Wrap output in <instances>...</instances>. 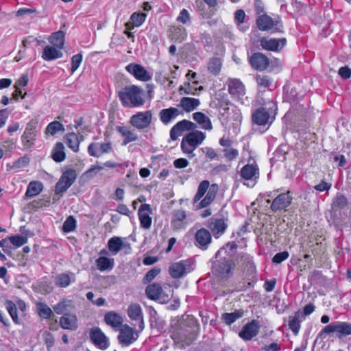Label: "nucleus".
Wrapping results in <instances>:
<instances>
[{
    "mask_svg": "<svg viewBox=\"0 0 351 351\" xmlns=\"http://www.w3.org/2000/svg\"><path fill=\"white\" fill-rule=\"evenodd\" d=\"M200 331L198 320L193 315L176 317L171 319L170 337L180 348L191 345L197 339Z\"/></svg>",
    "mask_w": 351,
    "mask_h": 351,
    "instance_id": "1",
    "label": "nucleus"
},
{
    "mask_svg": "<svg viewBox=\"0 0 351 351\" xmlns=\"http://www.w3.org/2000/svg\"><path fill=\"white\" fill-rule=\"evenodd\" d=\"M224 249H219L212 261V273L218 278L227 280L232 277L236 267L230 257L222 256Z\"/></svg>",
    "mask_w": 351,
    "mask_h": 351,
    "instance_id": "2",
    "label": "nucleus"
},
{
    "mask_svg": "<svg viewBox=\"0 0 351 351\" xmlns=\"http://www.w3.org/2000/svg\"><path fill=\"white\" fill-rule=\"evenodd\" d=\"M209 185L210 182L208 180H203L199 183L197 191L193 200V204L195 205L197 203L206 192L207 193L205 197L199 202L198 205L196 206L197 209L207 207L215 199L217 192V185L212 184L210 188Z\"/></svg>",
    "mask_w": 351,
    "mask_h": 351,
    "instance_id": "3",
    "label": "nucleus"
},
{
    "mask_svg": "<svg viewBox=\"0 0 351 351\" xmlns=\"http://www.w3.org/2000/svg\"><path fill=\"white\" fill-rule=\"evenodd\" d=\"M205 138V133L199 130H191L182 140L180 147L182 152L187 154L189 158H193L194 150L202 143Z\"/></svg>",
    "mask_w": 351,
    "mask_h": 351,
    "instance_id": "4",
    "label": "nucleus"
},
{
    "mask_svg": "<svg viewBox=\"0 0 351 351\" xmlns=\"http://www.w3.org/2000/svg\"><path fill=\"white\" fill-rule=\"evenodd\" d=\"M193 261L191 259L181 260L171 264L169 269L170 276L173 278H180L193 270Z\"/></svg>",
    "mask_w": 351,
    "mask_h": 351,
    "instance_id": "5",
    "label": "nucleus"
},
{
    "mask_svg": "<svg viewBox=\"0 0 351 351\" xmlns=\"http://www.w3.org/2000/svg\"><path fill=\"white\" fill-rule=\"evenodd\" d=\"M37 125L38 120L36 119H32L27 123L25 131L21 136V142L25 149H29L35 144L37 136Z\"/></svg>",
    "mask_w": 351,
    "mask_h": 351,
    "instance_id": "6",
    "label": "nucleus"
},
{
    "mask_svg": "<svg viewBox=\"0 0 351 351\" xmlns=\"http://www.w3.org/2000/svg\"><path fill=\"white\" fill-rule=\"evenodd\" d=\"M77 178L76 171L69 169L64 171L56 184L55 193L57 195L65 192L75 181Z\"/></svg>",
    "mask_w": 351,
    "mask_h": 351,
    "instance_id": "7",
    "label": "nucleus"
},
{
    "mask_svg": "<svg viewBox=\"0 0 351 351\" xmlns=\"http://www.w3.org/2000/svg\"><path fill=\"white\" fill-rule=\"evenodd\" d=\"M89 338L91 343L97 348L105 350L110 346V341L99 327L95 326L90 329Z\"/></svg>",
    "mask_w": 351,
    "mask_h": 351,
    "instance_id": "8",
    "label": "nucleus"
},
{
    "mask_svg": "<svg viewBox=\"0 0 351 351\" xmlns=\"http://www.w3.org/2000/svg\"><path fill=\"white\" fill-rule=\"evenodd\" d=\"M293 197L289 191L277 195L270 205L271 211L276 213L285 210L289 207L292 202Z\"/></svg>",
    "mask_w": 351,
    "mask_h": 351,
    "instance_id": "9",
    "label": "nucleus"
},
{
    "mask_svg": "<svg viewBox=\"0 0 351 351\" xmlns=\"http://www.w3.org/2000/svg\"><path fill=\"white\" fill-rule=\"evenodd\" d=\"M145 328L143 315L139 304H133V341Z\"/></svg>",
    "mask_w": 351,
    "mask_h": 351,
    "instance_id": "10",
    "label": "nucleus"
},
{
    "mask_svg": "<svg viewBox=\"0 0 351 351\" xmlns=\"http://www.w3.org/2000/svg\"><path fill=\"white\" fill-rule=\"evenodd\" d=\"M197 128V125L192 121L183 119L176 123L170 130V138L172 141H176L182 135L184 132L194 130Z\"/></svg>",
    "mask_w": 351,
    "mask_h": 351,
    "instance_id": "11",
    "label": "nucleus"
},
{
    "mask_svg": "<svg viewBox=\"0 0 351 351\" xmlns=\"http://www.w3.org/2000/svg\"><path fill=\"white\" fill-rule=\"evenodd\" d=\"M248 59L250 66L254 70L263 71L269 67V59L263 53H254L248 58Z\"/></svg>",
    "mask_w": 351,
    "mask_h": 351,
    "instance_id": "12",
    "label": "nucleus"
},
{
    "mask_svg": "<svg viewBox=\"0 0 351 351\" xmlns=\"http://www.w3.org/2000/svg\"><path fill=\"white\" fill-rule=\"evenodd\" d=\"M261 47L267 51H280L287 44V40L285 38H272L268 37H262L259 40Z\"/></svg>",
    "mask_w": 351,
    "mask_h": 351,
    "instance_id": "13",
    "label": "nucleus"
},
{
    "mask_svg": "<svg viewBox=\"0 0 351 351\" xmlns=\"http://www.w3.org/2000/svg\"><path fill=\"white\" fill-rule=\"evenodd\" d=\"M256 25L261 31H267L274 27L276 32H282V25L279 21H274L267 14H262L256 19Z\"/></svg>",
    "mask_w": 351,
    "mask_h": 351,
    "instance_id": "14",
    "label": "nucleus"
},
{
    "mask_svg": "<svg viewBox=\"0 0 351 351\" xmlns=\"http://www.w3.org/2000/svg\"><path fill=\"white\" fill-rule=\"evenodd\" d=\"M259 328L258 322L252 319L243 326L239 332V336L244 341H250L258 334Z\"/></svg>",
    "mask_w": 351,
    "mask_h": 351,
    "instance_id": "15",
    "label": "nucleus"
},
{
    "mask_svg": "<svg viewBox=\"0 0 351 351\" xmlns=\"http://www.w3.org/2000/svg\"><path fill=\"white\" fill-rule=\"evenodd\" d=\"M273 120L274 118L270 116L267 109L264 107L258 108L252 114V121L257 125L264 126L268 123L270 125Z\"/></svg>",
    "mask_w": 351,
    "mask_h": 351,
    "instance_id": "16",
    "label": "nucleus"
},
{
    "mask_svg": "<svg viewBox=\"0 0 351 351\" xmlns=\"http://www.w3.org/2000/svg\"><path fill=\"white\" fill-rule=\"evenodd\" d=\"M152 209L149 204H142L138 210V216L141 227L145 230L149 229L152 226V218L150 215Z\"/></svg>",
    "mask_w": 351,
    "mask_h": 351,
    "instance_id": "17",
    "label": "nucleus"
},
{
    "mask_svg": "<svg viewBox=\"0 0 351 351\" xmlns=\"http://www.w3.org/2000/svg\"><path fill=\"white\" fill-rule=\"evenodd\" d=\"M195 245L199 249L205 250L208 249L211 243L212 237L209 230L206 228H200L195 234Z\"/></svg>",
    "mask_w": 351,
    "mask_h": 351,
    "instance_id": "18",
    "label": "nucleus"
},
{
    "mask_svg": "<svg viewBox=\"0 0 351 351\" xmlns=\"http://www.w3.org/2000/svg\"><path fill=\"white\" fill-rule=\"evenodd\" d=\"M112 149V143H91L88 147V153L90 156L99 158L103 154L110 153Z\"/></svg>",
    "mask_w": 351,
    "mask_h": 351,
    "instance_id": "19",
    "label": "nucleus"
},
{
    "mask_svg": "<svg viewBox=\"0 0 351 351\" xmlns=\"http://www.w3.org/2000/svg\"><path fill=\"white\" fill-rule=\"evenodd\" d=\"M152 113L151 110L139 112L133 115V126L138 129L147 128L152 121Z\"/></svg>",
    "mask_w": 351,
    "mask_h": 351,
    "instance_id": "20",
    "label": "nucleus"
},
{
    "mask_svg": "<svg viewBox=\"0 0 351 351\" xmlns=\"http://www.w3.org/2000/svg\"><path fill=\"white\" fill-rule=\"evenodd\" d=\"M228 93L232 97L241 99L245 95V86L241 81L237 78L229 79L227 82Z\"/></svg>",
    "mask_w": 351,
    "mask_h": 351,
    "instance_id": "21",
    "label": "nucleus"
},
{
    "mask_svg": "<svg viewBox=\"0 0 351 351\" xmlns=\"http://www.w3.org/2000/svg\"><path fill=\"white\" fill-rule=\"evenodd\" d=\"M180 115H183V112L175 107L162 109L159 112L160 120L165 125L169 124Z\"/></svg>",
    "mask_w": 351,
    "mask_h": 351,
    "instance_id": "22",
    "label": "nucleus"
},
{
    "mask_svg": "<svg viewBox=\"0 0 351 351\" xmlns=\"http://www.w3.org/2000/svg\"><path fill=\"white\" fill-rule=\"evenodd\" d=\"M240 176L245 180H256L259 177V169L256 163L247 164L244 165L241 171Z\"/></svg>",
    "mask_w": 351,
    "mask_h": 351,
    "instance_id": "23",
    "label": "nucleus"
},
{
    "mask_svg": "<svg viewBox=\"0 0 351 351\" xmlns=\"http://www.w3.org/2000/svg\"><path fill=\"white\" fill-rule=\"evenodd\" d=\"M208 227L213 232L215 237L221 236L228 227V224L223 219L211 218L208 224Z\"/></svg>",
    "mask_w": 351,
    "mask_h": 351,
    "instance_id": "24",
    "label": "nucleus"
},
{
    "mask_svg": "<svg viewBox=\"0 0 351 351\" xmlns=\"http://www.w3.org/2000/svg\"><path fill=\"white\" fill-rule=\"evenodd\" d=\"M305 320V317H303V315L300 313V310L295 312L293 315L289 316L288 318V327L294 334V335H298L300 328H301V323Z\"/></svg>",
    "mask_w": 351,
    "mask_h": 351,
    "instance_id": "25",
    "label": "nucleus"
},
{
    "mask_svg": "<svg viewBox=\"0 0 351 351\" xmlns=\"http://www.w3.org/2000/svg\"><path fill=\"white\" fill-rule=\"evenodd\" d=\"M60 324L63 329L75 330L77 328V317L71 313H64L60 318Z\"/></svg>",
    "mask_w": 351,
    "mask_h": 351,
    "instance_id": "26",
    "label": "nucleus"
},
{
    "mask_svg": "<svg viewBox=\"0 0 351 351\" xmlns=\"http://www.w3.org/2000/svg\"><path fill=\"white\" fill-rule=\"evenodd\" d=\"M199 105L200 101L199 99L184 97L181 98L178 106L182 108L186 112H191L197 109Z\"/></svg>",
    "mask_w": 351,
    "mask_h": 351,
    "instance_id": "27",
    "label": "nucleus"
},
{
    "mask_svg": "<svg viewBox=\"0 0 351 351\" xmlns=\"http://www.w3.org/2000/svg\"><path fill=\"white\" fill-rule=\"evenodd\" d=\"M133 77L141 82H148L152 79V74L138 64H133Z\"/></svg>",
    "mask_w": 351,
    "mask_h": 351,
    "instance_id": "28",
    "label": "nucleus"
},
{
    "mask_svg": "<svg viewBox=\"0 0 351 351\" xmlns=\"http://www.w3.org/2000/svg\"><path fill=\"white\" fill-rule=\"evenodd\" d=\"M104 321L107 325L113 328H119L123 326V317L114 311L108 312L104 316Z\"/></svg>",
    "mask_w": 351,
    "mask_h": 351,
    "instance_id": "29",
    "label": "nucleus"
},
{
    "mask_svg": "<svg viewBox=\"0 0 351 351\" xmlns=\"http://www.w3.org/2000/svg\"><path fill=\"white\" fill-rule=\"evenodd\" d=\"M51 158L56 162H61L66 159L64 145L62 142H57L51 152Z\"/></svg>",
    "mask_w": 351,
    "mask_h": 351,
    "instance_id": "30",
    "label": "nucleus"
},
{
    "mask_svg": "<svg viewBox=\"0 0 351 351\" xmlns=\"http://www.w3.org/2000/svg\"><path fill=\"white\" fill-rule=\"evenodd\" d=\"M62 56V53L56 47L47 45L44 47L42 53V58L45 61H51Z\"/></svg>",
    "mask_w": 351,
    "mask_h": 351,
    "instance_id": "31",
    "label": "nucleus"
},
{
    "mask_svg": "<svg viewBox=\"0 0 351 351\" xmlns=\"http://www.w3.org/2000/svg\"><path fill=\"white\" fill-rule=\"evenodd\" d=\"M119 341L123 346H128L132 343V327L123 325L120 329L118 336Z\"/></svg>",
    "mask_w": 351,
    "mask_h": 351,
    "instance_id": "32",
    "label": "nucleus"
},
{
    "mask_svg": "<svg viewBox=\"0 0 351 351\" xmlns=\"http://www.w3.org/2000/svg\"><path fill=\"white\" fill-rule=\"evenodd\" d=\"M48 40L52 45L58 49H62L64 45L65 32L62 30L55 32L51 34Z\"/></svg>",
    "mask_w": 351,
    "mask_h": 351,
    "instance_id": "33",
    "label": "nucleus"
},
{
    "mask_svg": "<svg viewBox=\"0 0 351 351\" xmlns=\"http://www.w3.org/2000/svg\"><path fill=\"white\" fill-rule=\"evenodd\" d=\"M119 97L122 105L130 107L132 105V86H127L118 92Z\"/></svg>",
    "mask_w": 351,
    "mask_h": 351,
    "instance_id": "34",
    "label": "nucleus"
},
{
    "mask_svg": "<svg viewBox=\"0 0 351 351\" xmlns=\"http://www.w3.org/2000/svg\"><path fill=\"white\" fill-rule=\"evenodd\" d=\"M162 289V287L158 283H153L147 286L145 289V293L148 298L156 300L159 299L161 295Z\"/></svg>",
    "mask_w": 351,
    "mask_h": 351,
    "instance_id": "35",
    "label": "nucleus"
},
{
    "mask_svg": "<svg viewBox=\"0 0 351 351\" xmlns=\"http://www.w3.org/2000/svg\"><path fill=\"white\" fill-rule=\"evenodd\" d=\"M193 119L197 122L202 129L210 130L213 125L210 119L203 112H196L193 114Z\"/></svg>",
    "mask_w": 351,
    "mask_h": 351,
    "instance_id": "36",
    "label": "nucleus"
},
{
    "mask_svg": "<svg viewBox=\"0 0 351 351\" xmlns=\"http://www.w3.org/2000/svg\"><path fill=\"white\" fill-rule=\"evenodd\" d=\"M43 189V185L40 182L32 181L27 186L25 195L28 198L35 197L40 194Z\"/></svg>",
    "mask_w": 351,
    "mask_h": 351,
    "instance_id": "37",
    "label": "nucleus"
},
{
    "mask_svg": "<svg viewBox=\"0 0 351 351\" xmlns=\"http://www.w3.org/2000/svg\"><path fill=\"white\" fill-rule=\"evenodd\" d=\"M65 143L73 152H77L79 151L80 141L79 136L74 132H69L64 136Z\"/></svg>",
    "mask_w": 351,
    "mask_h": 351,
    "instance_id": "38",
    "label": "nucleus"
},
{
    "mask_svg": "<svg viewBox=\"0 0 351 351\" xmlns=\"http://www.w3.org/2000/svg\"><path fill=\"white\" fill-rule=\"evenodd\" d=\"M222 66V61L219 58L213 57L209 59L207 68L210 73L213 75L219 74Z\"/></svg>",
    "mask_w": 351,
    "mask_h": 351,
    "instance_id": "39",
    "label": "nucleus"
},
{
    "mask_svg": "<svg viewBox=\"0 0 351 351\" xmlns=\"http://www.w3.org/2000/svg\"><path fill=\"white\" fill-rule=\"evenodd\" d=\"M96 265L97 269L101 271L112 269L114 267V258L99 256L96 260Z\"/></svg>",
    "mask_w": 351,
    "mask_h": 351,
    "instance_id": "40",
    "label": "nucleus"
},
{
    "mask_svg": "<svg viewBox=\"0 0 351 351\" xmlns=\"http://www.w3.org/2000/svg\"><path fill=\"white\" fill-rule=\"evenodd\" d=\"M243 316V310H235L232 313H225L222 314L221 319L223 322L227 325H231L236 320Z\"/></svg>",
    "mask_w": 351,
    "mask_h": 351,
    "instance_id": "41",
    "label": "nucleus"
},
{
    "mask_svg": "<svg viewBox=\"0 0 351 351\" xmlns=\"http://www.w3.org/2000/svg\"><path fill=\"white\" fill-rule=\"evenodd\" d=\"M64 126L61 122L53 121L47 125L45 132L46 134L55 136L58 132H64Z\"/></svg>",
    "mask_w": 351,
    "mask_h": 351,
    "instance_id": "42",
    "label": "nucleus"
},
{
    "mask_svg": "<svg viewBox=\"0 0 351 351\" xmlns=\"http://www.w3.org/2000/svg\"><path fill=\"white\" fill-rule=\"evenodd\" d=\"M5 308L10 314L13 322L18 325L20 324V320L17 313V308L16 304L12 300L5 301Z\"/></svg>",
    "mask_w": 351,
    "mask_h": 351,
    "instance_id": "43",
    "label": "nucleus"
},
{
    "mask_svg": "<svg viewBox=\"0 0 351 351\" xmlns=\"http://www.w3.org/2000/svg\"><path fill=\"white\" fill-rule=\"evenodd\" d=\"M108 247L109 251L112 254H116L121 250L123 247V241L119 237H112L108 241Z\"/></svg>",
    "mask_w": 351,
    "mask_h": 351,
    "instance_id": "44",
    "label": "nucleus"
},
{
    "mask_svg": "<svg viewBox=\"0 0 351 351\" xmlns=\"http://www.w3.org/2000/svg\"><path fill=\"white\" fill-rule=\"evenodd\" d=\"M143 94L144 91L141 87L133 85V107L143 106L145 104Z\"/></svg>",
    "mask_w": 351,
    "mask_h": 351,
    "instance_id": "45",
    "label": "nucleus"
},
{
    "mask_svg": "<svg viewBox=\"0 0 351 351\" xmlns=\"http://www.w3.org/2000/svg\"><path fill=\"white\" fill-rule=\"evenodd\" d=\"M71 282V276L67 273H61L55 278V284L57 287L65 288L70 285Z\"/></svg>",
    "mask_w": 351,
    "mask_h": 351,
    "instance_id": "46",
    "label": "nucleus"
},
{
    "mask_svg": "<svg viewBox=\"0 0 351 351\" xmlns=\"http://www.w3.org/2000/svg\"><path fill=\"white\" fill-rule=\"evenodd\" d=\"M36 309L40 317L47 319L51 317V309L45 303L39 302L36 304Z\"/></svg>",
    "mask_w": 351,
    "mask_h": 351,
    "instance_id": "47",
    "label": "nucleus"
},
{
    "mask_svg": "<svg viewBox=\"0 0 351 351\" xmlns=\"http://www.w3.org/2000/svg\"><path fill=\"white\" fill-rule=\"evenodd\" d=\"M337 332L338 335V322L331 323L325 327L318 334V337L324 339L329 334Z\"/></svg>",
    "mask_w": 351,
    "mask_h": 351,
    "instance_id": "48",
    "label": "nucleus"
},
{
    "mask_svg": "<svg viewBox=\"0 0 351 351\" xmlns=\"http://www.w3.org/2000/svg\"><path fill=\"white\" fill-rule=\"evenodd\" d=\"M348 205V199L345 195L337 194L333 199L332 206L334 209H343Z\"/></svg>",
    "mask_w": 351,
    "mask_h": 351,
    "instance_id": "49",
    "label": "nucleus"
},
{
    "mask_svg": "<svg viewBox=\"0 0 351 351\" xmlns=\"http://www.w3.org/2000/svg\"><path fill=\"white\" fill-rule=\"evenodd\" d=\"M351 335V323L346 322H338V335L337 337L341 338L344 336Z\"/></svg>",
    "mask_w": 351,
    "mask_h": 351,
    "instance_id": "50",
    "label": "nucleus"
},
{
    "mask_svg": "<svg viewBox=\"0 0 351 351\" xmlns=\"http://www.w3.org/2000/svg\"><path fill=\"white\" fill-rule=\"evenodd\" d=\"M10 243L16 247H20L27 243L28 239L26 236L20 234L8 237Z\"/></svg>",
    "mask_w": 351,
    "mask_h": 351,
    "instance_id": "51",
    "label": "nucleus"
},
{
    "mask_svg": "<svg viewBox=\"0 0 351 351\" xmlns=\"http://www.w3.org/2000/svg\"><path fill=\"white\" fill-rule=\"evenodd\" d=\"M76 228V220L73 216L68 217L62 226V230L66 232H71Z\"/></svg>",
    "mask_w": 351,
    "mask_h": 351,
    "instance_id": "52",
    "label": "nucleus"
},
{
    "mask_svg": "<svg viewBox=\"0 0 351 351\" xmlns=\"http://www.w3.org/2000/svg\"><path fill=\"white\" fill-rule=\"evenodd\" d=\"M256 80L258 86L264 88H269L273 82L272 79L265 75H257L256 76Z\"/></svg>",
    "mask_w": 351,
    "mask_h": 351,
    "instance_id": "53",
    "label": "nucleus"
},
{
    "mask_svg": "<svg viewBox=\"0 0 351 351\" xmlns=\"http://www.w3.org/2000/svg\"><path fill=\"white\" fill-rule=\"evenodd\" d=\"M199 40L206 51L210 50L213 47V39L210 34L203 32L199 34Z\"/></svg>",
    "mask_w": 351,
    "mask_h": 351,
    "instance_id": "54",
    "label": "nucleus"
},
{
    "mask_svg": "<svg viewBox=\"0 0 351 351\" xmlns=\"http://www.w3.org/2000/svg\"><path fill=\"white\" fill-rule=\"evenodd\" d=\"M117 130L124 137L123 145H126L132 141V132L125 126H117Z\"/></svg>",
    "mask_w": 351,
    "mask_h": 351,
    "instance_id": "55",
    "label": "nucleus"
},
{
    "mask_svg": "<svg viewBox=\"0 0 351 351\" xmlns=\"http://www.w3.org/2000/svg\"><path fill=\"white\" fill-rule=\"evenodd\" d=\"M30 158L27 155L20 157L18 160L13 162L12 168L19 169L29 165Z\"/></svg>",
    "mask_w": 351,
    "mask_h": 351,
    "instance_id": "56",
    "label": "nucleus"
},
{
    "mask_svg": "<svg viewBox=\"0 0 351 351\" xmlns=\"http://www.w3.org/2000/svg\"><path fill=\"white\" fill-rule=\"evenodd\" d=\"M161 271L159 267H154L149 270L143 278V282L148 283L154 280Z\"/></svg>",
    "mask_w": 351,
    "mask_h": 351,
    "instance_id": "57",
    "label": "nucleus"
},
{
    "mask_svg": "<svg viewBox=\"0 0 351 351\" xmlns=\"http://www.w3.org/2000/svg\"><path fill=\"white\" fill-rule=\"evenodd\" d=\"M147 14L141 12H133V28L140 27L145 21Z\"/></svg>",
    "mask_w": 351,
    "mask_h": 351,
    "instance_id": "58",
    "label": "nucleus"
},
{
    "mask_svg": "<svg viewBox=\"0 0 351 351\" xmlns=\"http://www.w3.org/2000/svg\"><path fill=\"white\" fill-rule=\"evenodd\" d=\"M241 261L246 267L249 266V269L251 271H256V265L254 263L253 257L251 255L248 254H243L241 256Z\"/></svg>",
    "mask_w": 351,
    "mask_h": 351,
    "instance_id": "59",
    "label": "nucleus"
},
{
    "mask_svg": "<svg viewBox=\"0 0 351 351\" xmlns=\"http://www.w3.org/2000/svg\"><path fill=\"white\" fill-rule=\"evenodd\" d=\"M223 156L228 161L235 160L239 156V151L237 149L230 147L223 149Z\"/></svg>",
    "mask_w": 351,
    "mask_h": 351,
    "instance_id": "60",
    "label": "nucleus"
},
{
    "mask_svg": "<svg viewBox=\"0 0 351 351\" xmlns=\"http://www.w3.org/2000/svg\"><path fill=\"white\" fill-rule=\"evenodd\" d=\"M83 60L82 53H77L72 56L71 58V73H73L80 66Z\"/></svg>",
    "mask_w": 351,
    "mask_h": 351,
    "instance_id": "61",
    "label": "nucleus"
},
{
    "mask_svg": "<svg viewBox=\"0 0 351 351\" xmlns=\"http://www.w3.org/2000/svg\"><path fill=\"white\" fill-rule=\"evenodd\" d=\"M289 256V254L287 251H283L276 254L272 258V262L275 264H280L284 261L287 260Z\"/></svg>",
    "mask_w": 351,
    "mask_h": 351,
    "instance_id": "62",
    "label": "nucleus"
},
{
    "mask_svg": "<svg viewBox=\"0 0 351 351\" xmlns=\"http://www.w3.org/2000/svg\"><path fill=\"white\" fill-rule=\"evenodd\" d=\"M190 14L188 12V10L184 8L180 11L177 18V21L180 23H182V24L187 23L188 22L190 21Z\"/></svg>",
    "mask_w": 351,
    "mask_h": 351,
    "instance_id": "63",
    "label": "nucleus"
},
{
    "mask_svg": "<svg viewBox=\"0 0 351 351\" xmlns=\"http://www.w3.org/2000/svg\"><path fill=\"white\" fill-rule=\"evenodd\" d=\"M338 74L344 80H348L351 77V69L348 66H344L339 69Z\"/></svg>",
    "mask_w": 351,
    "mask_h": 351,
    "instance_id": "64",
    "label": "nucleus"
}]
</instances>
